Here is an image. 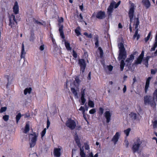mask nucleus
Here are the masks:
<instances>
[{"label": "nucleus", "instance_id": "nucleus-1", "mask_svg": "<svg viewBox=\"0 0 157 157\" xmlns=\"http://www.w3.org/2000/svg\"><path fill=\"white\" fill-rule=\"evenodd\" d=\"M119 48V54L118 57L119 60L123 59L121 61L120 64L121 70L122 71L124 66V60L126 57V53L125 49L124 47L123 44L122 43L119 44L118 45Z\"/></svg>", "mask_w": 157, "mask_h": 157}, {"label": "nucleus", "instance_id": "nucleus-2", "mask_svg": "<svg viewBox=\"0 0 157 157\" xmlns=\"http://www.w3.org/2000/svg\"><path fill=\"white\" fill-rule=\"evenodd\" d=\"M144 103L145 105H150L154 108L155 107L156 104L154 99L150 96L146 95L144 97Z\"/></svg>", "mask_w": 157, "mask_h": 157}, {"label": "nucleus", "instance_id": "nucleus-3", "mask_svg": "<svg viewBox=\"0 0 157 157\" xmlns=\"http://www.w3.org/2000/svg\"><path fill=\"white\" fill-rule=\"evenodd\" d=\"M81 105H83L86 101L85 98L88 96L87 89L84 87L82 88L81 90Z\"/></svg>", "mask_w": 157, "mask_h": 157}, {"label": "nucleus", "instance_id": "nucleus-4", "mask_svg": "<svg viewBox=\"0 0 157 157\" xmlns=\"http://www.w3.org/2000/svg\"><path fill=\"white\" fill-rule=\"evenodd\" d=\"M142 143V142L140 141L139 138H137L136 140L134 142L132 147V150L134 153L139 150V148Z\"/></svg>", "mask_w": 157, "mask_h": 157}, {"label": "nucleus", "instance_id": "nucleus-5", "mask_svg": "<svg viewBox=\"0 0 157 157\" xmlns=\"http://www.w3.org/2000/svg\"><path fill=\"white\" fill-rule=\"evenodd\" d=\"M66 125L71 130L74 129L76 127V123L75 121L72 119H69L66 122Z\"/></svg>", "mask_w": 157, "mask_h": 157}, {"label": "nucleus", "instance_id": "nucleus-6", "mask_svg": "<svg viewBox=\"0 0 157 157\" xmlns=\"http://www.w3.org/2000/svg\"><path fill=\"white\" fill-rule=\"evenodd\" d=\"M140 22L138 18H136L135 20L134 25L135 28L136 30L135 33L134 35L133 38L135 39L136 37L137 40H138L139 38V35L138 34V26L139 25Z\"/></svg>", "mask_w": 157, "mask_h": 157}, {"label": "nucleus", "instance_id": "nucleus-7", "mask_svg": "<svg viewBox=\"0 0 157 157\" xmlns=\"http://www.w3.org/2000/svg\"><path fill=\"white\" fill-rule=\"evenodd\" d=\"M9 25L12 28L15 29L17 25V22L15 19V16L12 14L9 18Z\"/></svg>", "mask_w": 157, "mask_h": 157}, {"label": "nucleus", "instance_id": "nucleus-8", "mask_svg": "<svg viewBox=\"0 0 157 157\" xmlns=\"http://www.w3.org/2000/svg\"><path fill=\"white\" fill-rule=\"evenodd\" d=\"M78 64L80 67V71L83 73L84 72L86 66L85 60L83 59H79Z\"/></svg>", "mask_w": 157, "mask_h": 157}, {"label": "nucleus", "instance_id": "nucleus-9", "mask_svg": "<svg viewBox=\"0 0 157 157\" xmlns=\"http://www.w3.org/2000/svg\"><path fill=\"white\" fill-rule=\"evenodd\" d=\"M134 5L133 3H132L131 5L128 13L129 16L130 18V21L131 22L132 21L134 17Z\"/></svg>", "mask_w": 157, "mask_h": 157}, {"label": "nucleus", "instance_id": "nucleus-10", "mask_svg": "<svg viewBox=\"0 0 157 157\" xmlns=\"http://www.w3.org/2000/svg\"><path fill=\"white\" fill-rule=\"evenodd\" d=\"M112 114V112L111 111H106L104 114V116L106 119V122L109 123L110 121L111 118Z\"/></svg>", "mask_w": 157, "mask_h": 157}, {"label": "nucleus", "instance_id": "nucleus-11", "mask_svg": "<svg viewBox=\"0 0 157 157\" xmlns=\"http://www.w3.org/2000/svg\"><path fill=\"white\" fill-rule=\"evenodd\" d=\"M58 148H55L54 149L53 154L56 157H60L61 155V151L62 147L61 146H59Z\"/></svg>", "mask_w": 157, "mask_h": 157}, {"label": "nucleus", "instance_id": "nucleus-12", "mask_svg": "<svg viewBox=\"0 0 157 157\" xmlns=\"http://www.w3.org/2000/svg\"><path fill=\"white\" fill-rule=\"evenodd\" d=\"M144 56V52L143 51L134 62V64L138 65L140 64L142 62Z\"/></svg>", "mask_w": 157, "mask_h": 157}, {"label": "nucleus", "instance_id": "nucleus-13", "mask_svg": "<svg viewBox=\"0 0 157 157\" xmlns=\"http://www.w3.org/2000/svg\"><path fill=\"white\" fill-rule=\"evenodd\" d=\"M115 4H116V2L115 1H112L111 3L107 9V12L109 14H110L112 13Z\"/></svg>", "mask_w": 157, "mask_h": 157}, {"label": "nucleus", "instance_id": "nucleus-14", "mask_svg": "<svg viewBox=\"0 0 157 157\" xmlns=\"http://www.w3.org/2000/svg\"><path fill=\"white\" fill-rule=\"evenodd\" d=\"M152 78V77H148L146 80L145 88V93L147 92L148 90L149 87L150 82Z\"/></svg>", "mask_w": 157, "mask_h": 157}, {"label": "nucleus", "instance_id": "nucleus-15", "mask_svg": "<svg viewBox=\"0 0 157 157\" xmlns=\"http://www.w3.org/2000/svg\"><path fill=\"white\" fill-rule=\"evenodd\" d=\"M26 52L25 50V46L23 43L22 44L21 50V58L25 59V55Z\"/></svg>", "mask_w": 157, "mask_h": 157}, {"label": "nucleus", "instance_id": "nucleus-16", "mask_svg": "<svg viewBox=\"0 0 157 157\" xmlns=\"http://www.w3.org/2000/svg\"><path fill=\"white\" fill-rule=\"evenodd\" d=\"M105 12L100 11L96 15V17L99 19H102L105 17Z\"/></svg>", "mask_w": 157, "mask_h": 157}, {"label": "nucleus", "instance_id": "nucleus-17", "mask_svg": "<svg viewBox=\"0 0 157 157\" xmlns=\"http://www.w3.org/2000/svg\"><path fill=\"white\" fill-rule=\"evenodd\" d=\"M13 11L14 13L17 14L19 12V8L18 3L17 2H15L14 6L13 7Z\"/></svg>", "mask_w": 157, "mask_h": 157}, {"label": "nucleus", "instance_id": "nucleus-18", "mask_svg": "<svg viewBox=\"0 0 157 157\" xmlns=\"http://www.w3.org/2000/svg\"><path fill=\"white\" fill-rule=\"evenodd\" d=\"M37 138H32L31 142L29 143L30 147L32 148L35 145Z\"/></svg>", "mask_w": 157, "mask_h": 157}, {"label": "nucleus", "instance_id": "nucleus-19", "mask_svg": "<svg viewBox=\"0 0 157 157\" xmlns=\"http://www.w3.org/2000/svg\"><path fill=\"white\" fill-rule=\"evenodd\" d=\"M134 58V55H131L130 56L129 58H127L126 60V62H127V65H130L131 63L133 61Z\"/></svg>", "mask_w": 157, "mask_h": 157}, {"label": "nucleus", "instance_id": "nucleus-20", "mask_svg": "<svg viewBox=\"0 0 157 157\" xmlns=\"http://www.w3.org/2000/svg\"><path fill=\"white\" fill-rule=\"evenodd\" d=\"M30 125L29 123H26L25 127V128L23 131V132L26 133L28 132L29 131Z\"/></svg>", "mask_w": 157, "mask_h": 157}, {"label": "nucleus", "instance_id": "nucleus-21", "mask_svg": "<svg viewBox=\"0 0 157 157\" xmlns=\"http://www.w3.org/2000/svg\"><path fill=\"white\" fill-rule=\"evenodd\" d=\"M142 3L147 8H148L151 5L150 2L148 0H143Z\"/></svg>", "mask_w": 157, "mask_h": 157}, {"label": "nucleus", "instance_id": "nucleus-22", "mask_svg": "<svg viewBox=\"0 0 157 157\" xmlns=\"http://www.w3.org/2000/svg\"><path fill=\"white\" fill-rule=\"evenodd\" d=\"M129 116L132 120H135L137 119V114L135 113H131L129 114Z\"/></svg>", "mask_w": 157, "mask_h": 157}, {"label": "nucleus", "instance_id": "nucleus-23", "mask_svg": "<svg viewBox=\"0 0 157 157\" xmlns=\"http://www.w3.org/2000/svg\"><path fill=\"white\" fill-rule=\"evenodd\" d=\"M71 90L73 94H74L75 97L78 98V92L74 88H72L71 89Z\"/></svg>", "mask_w": 157, "mask_h": 157}, {"label": "nucleus", "instance_id": "nucleus-24", "mask_svg": "<svg viewBox=\"0 0 157 157\" xmlns=\"http://www.w3.org/2000/svg\"><path fill=\"white\" fill-rule=\"evenodd\" d=\"M63 26H61L59 28V33L60 34V35L61 36V37L63 39H64L65 37H64L63 33Z\"/></svg>", "mask_w": 157, "mask_h": 157}, {"label": "nucleus", "instance_id": "nucleus-25", "mask_svg": "<svg viewBox=\"0 0 157 157\" xmlns=\"http://www.w3.org/2000/svg\"><path fill=\"white\" fill-rule=\"evenodd\" d=\"M65 44L66 48L68 50H71V48L70 46L69 43L67 41H65Z\"/></svg>", "mask_w": 157, "mask_h": 157}, {"label": "nucleus", "instance_id": "nucleus-26", "mask_svg": "<svg viewBox=\"0 0 157 157\" xmlns=\"http://www.w3.org/2000/svg\"><path fill=\"white\" fill-rule=\"evenodd\" d=\"M32 89L31 88H26L24 91V94L25 95L27 94H30L31 93Z\"/></svg>", "mask_w": 157, "mask_h": 157}, {"label": "nucleus", "instance_id": "nucleus-27", "mask_svg": "<svg viewBox=\"0 0 157 157\" xmlns=\"http://www.w3.org/2000/svg\"><path fill=\"white\" fill-rule=\"evenodd\" d=\"M80 30V28L79 27H77L75 30V32L78 36L81 35Z\"/></svg>", "mask_w": 157, "mask_h": 157}, {"label": "nucleus", "instance_id": "nucleus-28", "mask_svg": "<svg viewBox=\"0 0 157 157\" xmlns=\"http://www.w3.org/2000/svg\"><path fill=\"white\" fill-rule=\"evenodd\" d=\"M88 105L91 108H93L94 106V102L90 100L88 101Z\"/></svg>", "mask_w": 157, "mask_h": 157}, {"label": "nucleus", "instance_id": "nucleus-29", "mask_svg": "<svg viewBox=\"0 0 157 157\" xmlns=\"http://www.w3.org/2000/svg\"><path fill=\"white\" fill-rule=\"evenodd\" d=\"M75 140L77 144L78 147H80L81 146V144L80 141V139L79 138H75Z\"/></svg>", "mask_w": 157, "mask_h": 157}, {"label": "nucleus", "instance_id": "nucleus-30", "mask_svg": "<svg viewBox=\"0 0 157 157\" xmlns=\"http://www.w3.org/2000/svg\"><path fill=\"white\" fill-rule=\"evenodd\" d=\"M80 154L81 157H86V154L85 153L84 151L81 148L80 149Z\"/></svg>", "mask_w": 157, "mask_h": 157}, {"label": "nucleus", "instance_id": "nucleus-31", "mask_svg": "<svg viewBox=\"0 0 157 157\" xmlns=\"http://www.w3.org/2000/svg\"><path fill=\"white\" fill-rule=\"evenodd\" d=\"M98 50L99 51V53L100 57L102 58L103 57V51L100 47H99L98 48Z\"/></svg>", "mask_w": 157, "mask_h": 157}, {"label": "nucleus", "instance_id": "nucleus-32", "mask_svg": "<svg viewBox=\"0 0 157 157\" xmlns=\"http://www.w3.org/2000/svg\"><path fill=\"white\" fill-rule=\"evenodd\" d=\"M21 117V115L20 113H19L16 116V122L17 123L19 120L20 119Z\"/></svg>", "mask_w": 157, "mask_h": 157}, {"label": "nucleus", "instance_id": "nucleus-33", "mask_svg": "<svg viewBox=\"0 0 157 157\" xmlns=\"http://www.w3.org/2000/svg\"><path fill=\"white\" fill-rule=\"evenodd\" d=\"M79 111H82V113L83 115V116H84V117H85L84 113H85V109L84 107H83L82 106H81L80 107V108L79 109Z\"/></svg>", "mask_w": 157, "mask_h": 157}, {"label": "nucleus", "instance_id": "nucleus-34", "mask_svg": "<svg viewBox=\"0 0 157 157\" xmlns=\"http://www.w3.org/2000/svg\"><path fill=\"white\" fill-rule=\"evenodd\" d=\"M94 39L96 41V42L95 43V44L96 47H98V36H96L94 38Z\"/></svg>", "mask_w": 157, "mask_h": 157}, {"label": "nucleus", "instance_id": "nucleus-35", "mask_svg": "<svg viewBox=\"0 0 157 157\" xmlns=\"http://www.w3.org/2000/svg\"><path fill=\"white\" fill-rule=\"evenodd\" d=\"M130 128H128L126 130H125L124 131V133L126 135V136H128V135L129 133L130 132Z\"/></svg>", "mask_w": 157, "mask_h": 157}, {"label": "nucleus", "instance_id": "nucleus-36", "mask_svg": "<svg viewBox=\"0 0 157 157\" xmlns=\"http://www.w3.org/2000/svg\"><path fill=\"white\" fill-rule=\"evenodd\" d=\"M152 126L153 128H155L157 127V121L156 120H155L154 121L152 122Z\"/></svg>", "mask_w": 157, "mask_h": 157}, {"label": "nucleus", "instance_id": "nucleus-37", "mask_svg": "<svg viewBox=\"0 0 157 157\" xmlns=\"http://www.w3.org/2000/svg\"><path fill=\"white\" fill-rule=\"evenodd\" d=\"M7 109V107H1L0 109V113H2L4 112H5Z\"/></svg>", "mask_w": 157, "mask_h": 157}, {"label": "nucleus", "instance_id": "nucleus-38", "mask_svg": "<svg viewBox=\"0 0 157 157\" xmlns=\"http://www.w3.org/2000/svg\"><path fill=\"white\" fill-rule=\"evenodd\" d=\"M9 116L8 115H5L2 118L5 121H6L9 120Z\"/></svg>", "mask_w": 157, "mask_h": 157}, {"label": "nucleus", "instance_id": "nucleus-39", "mask_svg": "<svg viewBox=\"0 0 157 157\" xmlns=\"http://www.w3.org/2000/svg\"><path fill=\"white\" fill-rule=\"evenodd\" d=\"M151 32H150L148 33L147 36V37L145 38V40L146 42H147L150 39L151 35Z\"/></svg>", "mask_w": 157, "mask_h": 157}, {"label": "nucleus", "instance_id": "nucleus-40", "mask_svg": "<svg viewBox=\"0 0 157 157\" xmlns=\"http://www.w3.org/2000/svg\"><path fill=\"white\" fill-rule=\"evenodd\" d=\"M35 23L37 24L40 25H45V22L44 21L40 22L37 21H35Z\"/></svg>", "mask_w": 157, "mask_h": 157}, {"label": "nucleus", "instance_id": "nucleus-41", "mask_svg": "<svg viewBox=\"0 0 157 157\" xmlns=\"http://www.w3.org/2000/svg\"><path fill=\"white\" fill-rule=\"evenodd\" d=\"M157 47V43L155 42L153 46L151 49V51H153L155 50L156 48Z\"/></svg>", "mask_w": 157, "mask_h": 157}, {"label": "nucleus", "instance_id": "nucleus-42", "mask_svg": "<svg viewBox=\"0 0 157 157\" xmlns=\"http://www.w3.org/2000/svg\"><path fill=\"white\" fill-rule=\"evenodd\" d=\"M35 38V37L34 36V34L33 33H31L30 36V41H33Z\"/></svg>", "mask_w": 157, "mask_h": 157}, {"label": "nucleus", "instance_id": "nucleus-43", "mask_svg": "<svg viewBox=\"0 0 157 157\" xmlns=\"http://www.w3.org/2000/svg\"><path fill=\"white\" fill-rule=\"evenodd\" d=\"M84 34L87 37L89 38H91L92 37V35L91 33L88 34L87 33L85 32L84 33Z\"/></svg>", "mask_w": 157, "mask_h": 157}, {"label": "nucleus", "instance_id": "nucleus-44", "mask_svg": "<svg viewBox=\"0 0 157 157\" xmlns=\"http://www.w3.org/2000/svg\"><path fill=\"white\" fill-rule=\"evenodd\" d=\"M154 97L155 98L156 101H157V89L155 91L153 94Z\"/></svg>", "mask_w": 157, "mask_h": 157}, {"label": "nucleus", "instance_id": "nucleus-45", "mask_svg": "<svg viewBox=\"0 0 157 157\" xmlns=\"http://www.w3.org/2000/svg\"><path fill=\"white\" fill-rule=\"evenodd\" d=\"M75 82H76L77 83V85H76V86L77 85L78 86L80 82V80L79 79L78 77H76L75 78Z\"/></svg>", "mask_w": 157, "mask_h": 157}, {"label": "nucleus", "instance_id": "nucleus-46", "mask_svg": "<svg viewBox=\"0 0 157 157\" xmlns=\"http://www.w3.org/2000/svg\"><path fill=\"white\" fill-rule=\"evenodd\" d=\"M119 138H113L112 140L114 142V144L118 141Z\"/></svg>", "mask_w": 157, "mask_h": 157}, {"label": "nucleus", "instance_id": "nucleus-47", "mask_svg": "<svg viewBox=\"0 0 157 157\" xmlns=\"http://www.w3.org/2000/svg\"><path fill=\"white\" fill-rule=\"evenodd\" d=\"M72 55L76 59L77 57V55L76 53L74 50H73V51Z\"/></svg>", "mask_w": 157, "mask_h": 157}, {"label": "nucleus", "instance_id": "nucleus-48", "mask_svg": "<svg viewBox=\"0 0 157 157\" xmlns=\"http://www.w3.org/2000/svg\"><path fill=\"white\" fill-rule=\"evenodd\" d=\"M96 112L95 109H93L89 111V113L90 114H93L95 113Z\"/></svg>", "mask_w": 157, "mask_h": 157}, {"label": "nucleus", "instance_id": "nucleus-49", "mask_svg": "<svg viewBox=\"0 0 157 157\" xmlns=\"http://www.w3.org/2000/svg\"><path fill=\"white\" fill-rule=\"evenodd\" d=\"M98 153L95 154L94 156H93V155L92 153H91L89 154V157H98Z\"/></svg>", "mask_w": 157, "mask_h": 157}, {"label": "nucleus", "instance_id": "nucleus-50", "mask_svg": "<svg viewBox=\"0 0 157 157\" xmlns=\"http://www.w3.org/2000/svg\"><path fill=\"white\" fill-rule=\"evenodd\" d=\"M157 70L156 69H152L151 70V74L152 75H154L156 72Z\"/></svg>", "mask_w": 157, "mask_h": 157}, {"label": "nucleus", "instance_id": "nucleus-51", "mask_svg": "<svg viewBox=\"0 0 157 157\" xmlns=\"http://www.w3.org/2000/svg\"><path fill=\"white\" fill-rule=\"evenodd\" d=\"M46 128L44 129L41 133V135L42 137H43L45 135L46 133Z\"/></svg>", "mask_w": 157, "mask_h": 157}, {"label": "nucleus", "instance_id": "nucleus-52", "mask_svg": "<svg viewBox=\"0 0 157 157\" xmlns=\"http://www.w3.org/2000/svg\"><path fill=\"white\" fill-rule=\"evenodd\" d=\"M107 68L109 71H111L113 70V67L111 65L108 66H107Z\"/></svg>", "mask_w": 157, "mask_h": 157}, {"label": "nucleus", "instance_id": "nucleus-53", "mask_svg": "<svg viewBox=\"0 0 157 157\" xmlns=\"http://www.w3.org/2000/svg\"><path fill=\"white\" fill-rule=\"evenodd\" d=\"M120 135L121 132H117L113 137H119L120 136Z\"/></svg>", "mask_w": 157, "mask_h": 157}, {"label": "nucleus", "instance_id": "nucleus-54", "mask_svg": "<svg viewBox=\"0 0 157 157\" xmlns=\"http://www.w3.org/2000/svg\"><path fill=\"white\" fill-rule=\"evenodd\" d=\"M149 59V56L147 57H146V63H144V64L147 67H148V59Z\"/></svg>", "mask_w": 157, "mask_h": 157}, {"label": "nucleus", "instance_id": "nucleus-55", "mask_svg": "<svg viewBox=\"0 0 157 157\" xmlns=\"http://www.w3.org/2000/svg\"><path fill=\"white\" fill-rule=\"evenodd\" d=\"M44 48V44H42L39 47V49L41 51H43Z\"/></svg>", "mask_w": 157, "mask_h": 157}, {"label": "nucleus", "instance_id": "nucleus-56", "mask_svg": "<svg viewBox=\"0 0 157 157\" xmlns=\"http://www.w3.org/2000/svg\"><path fill=\"white\" fill-rule=\"evenodd\" d=\"M85 148L86 150H88L90 149V147L89 145L85 143Z\"/></svg>", "mask_w": 157, "mask_h": 157}, {"label": "nucleus", "instance_id": "nucleus-57", "mask_svg": "<svg viewBox=\"0 0 157 157\" xmlns=\"http://www.w3.org/2000/svg\"><path fill=\"white\" fill-rule=\"evenodd\" d=\"M124 142L125 143V145L126 146V147L127 148L128 147V145H129V143L128 141L126 140V139H125L124 141Z\"/></svg>", "mask_w": 157, "mask_h": 157}, {"label": "nucleus", "instance_id": "nucleus-58", "mask_svg": "<svg viewBox=\"0 0 157 157\" xmlns=\"http://www.w3.org/2000/svg\"><path fill=\"white\" fill-rule=\"evenodd\" d=\"M120 3H121L120 1H119L117 4H116H116H115V5H114L115 8H117L118 7V6L120 5Z\"/></svg>", "mask_w": 157, "mask_h": 157}, {"label": "nucleus", "instance_id": "nucleus-59", "mask_svg": "<svg viewBox=\"0 0 157 157\" xmlns=\"http://www.w3.org/2000/svg\"><path fill=\"white\" fill-rule=\"evenodd\" d=\"M33 136L32 137H38V134L35 132H33V134H31Z\"/></svg>", "mask_w": 157, "mask_h": 157}, {"label": "nucleus", "instance_id": "nucleus-60", "mask_svg": "<svg viewBox=\"0 0 157 157\" xmlns=\"http://www.w3.org/2000/svg\"><path fill=\"white\" fill-rule=\"evenodd\" d=\"M50 124V123L49 121V120H47V128H49V127Z\"/></svg>", "mask_w": 157, "mask_h": 157}, {"label": "nucleus", "instance_id": "nucleus-61", "mask_svg": "<svg viewBox=\"0 0 157 157\" xmlns=\"http://www.w3.org/2000/svg\"><path fill=\"white\" fill-rule=\"evenodd\" d=\"M103 111H104V109H103V108L101 107L99 108V111H100V113L101 114H102L103 113Z\"/></svg>", "mask_w": 157, "mask_h": 157}, {"label": "nucleus", "instance_id": "nucleus-62", "mask_svg": "<svg viewBox=\"0 0 157 157\" xmlns=\"http://www.w3.org/2000/svg\"><path fill=\"white\" fill-rule=\"evenodd\" d=\"M123 92L124 93L126 90V86L125 85H124V87L123 89Z\"/></svg>", "mask_w": 157, "mask_h": 157}, {"label": "nucleus", "instance_id": "nucleus-63", "mask_svg": "<svg viewBox=\"0 0 157 157\" xmlns=\"http://www.w3.org/2000/svg\"><path fill=\"white\" fill-rule=\"evenodd\" d=\"M79 9H80V10H81V11H82L83 10V6L82 5H81V6H79Z\"/></svg>", "mask_w": 157, "mask_h": 157}, {"label": "nucleus", "instance_id": "nucleus-64", "mask_svg": "<svg viewBox=\"0 0 157 157\" xmlns=\"http://www.w3.org/2000/svg\"><path fill=\"white\" fill-rule=\"evenodd\" d=\"M5 77L6 78L8 79V80H9V75H5Z\"/></svg>", "mask_w": 157, "mask_h": 157}]
</instances>
